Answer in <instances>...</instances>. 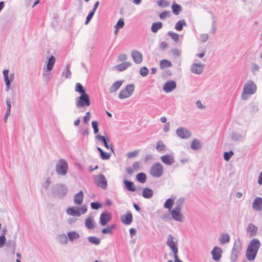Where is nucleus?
<instances>
[{
  "label": "nucleus",
  "mask_w": 262,
  "mask_h": 262,
  "mask_svg": "<svg viewBox=\"0 0 262 262\" xmlns=\"http://www.w3.org/2000/svg\"><path fill=\"white\" fill-rule=\"evenodd\" d=\"M258 228L253 224H249L247 228V231L250 236H254L257 234Z\"/></svg>",
  "instance_id": "obj_27"
},
{
  "label": "nucleus",
  "mask_w": 262,
  "mask_h": 262,
  "mask_svg": "<svg viewBox=\"0 0 262 262\" xmlns=\"http://www.w3.org/2000/svg\"><path fill=\"white\" fill-rule=\"evenodd\" d=\"M67 235L68 236V240H69L71 243L78 241L80 237V234L75 230L67 232Z\"/></svg>",
  "instance_id": "obj_21"
},
{
  "label": "nucleus",
  "mask_w": 262,
  "mask_h": 262,
  "mask_svg": "<svg viewBox=\"0 0 262 262\" xmlns=\"http://www.w3.org/2000/svg\"><path fill=\"white\" fill-rule=\"evenodd\" d=\"M132 65V63L130 62H123L122 63L117 64L115 66L113 69L115 70L122 72L123 71H125L126 69H127L128 67H130Z\"/></svg>",
  "instance_id": "obj_26"
},
{
  "label": "nucleus",
  "mask_w": 262,
  "mask_h": 262,
  "mask_svg": "<svg viewBox=\"0 0 262 262\" xmlns=\"http://www.w3.org/2000/svg\"><path fill=\"white\" fill-rule=\"evenodd\" d=\"M124 26V21L123 18H120L115 26V34H117L119 30Z\"/></svg>",
  "instance_id": "obj_37"
},
{
  "label": "nucleus",
  "mask_w": 262,
  "mask_h": 262,
  "mask_svg": "<svg viewBox=\"0 0 262 262\" xmlns=\"http://www.w3.org/2000/svg\"><path fill=\"white\" fill-rule=\"evenodd\" d=\"M123 83V80H118L114 83L110 88L109 91L111 93L116 92Z\"/></svg>",
  "instance_id": "obj_31"
},
{
  "label": "nucleus",
  "mask_w": 262,
  "mask_h": 262,
  "mask_svg": "<svg viewBox=\"0 0 262 262\" xmlns=\"http://www.w3.org/2000/svg\"><path fill=\"white\" fill-rule=\"evenodd\" d=\"M85 226L89 230L93 229L95 227V223L93 218L92 216L87 217L85 220Z\"/></svg>",
  "instance_id": "obj_33"
},
{
  "label": "nucleus",
  "mask_w": 262,
  "mask_h": 262,
  "mask_svg": "<svg viewBox=\"0 0 262 262\" xmlns=\"http://www.w3.org/2000/svg\"><path fill=\"white\" fill-rule=\"evenodd\" d=\"M154 194L153 190L149 188H145L143 189L142 195L143 198L146 199L151 198Z\"/></svg>",
  "instance_id": "obj_35"
},
{
  "label": "nucleus",
  "mask_w": 262,
  "mask_h": 262,
  "mask_svg": "<svg viewBox=\"0 0 262 262\" xmlns=\"http://www.w3.org/2000/svg\"><path fill=\"white\" fill-rule=\"evenodd\" d=\"M169 213L173 220L179 222H183L184 216L181 211L172 209V210H169Z\"/></svg>",
  "instance_id": "obj_14"
},
{
  "label": "nucleus",
  "mask_w": 262,
  "mask_h": 262,
  "mask_svg": "<svg viewBox=\"0 0 262 262\" xmlns=\"http://www.w3.org/2000/svg\"><path fill=\"white\" fill-rule=\"evenodd\" d=\"M136 179L138 182L141 183H144L146 182V176L144 173L140 172L137 174L136 176Z\"/></svg>",
  "instance_id": "obj_46"
},
{
  "label": "nucleus",
  "mask_w": 262,
  "mask_h": 262,
  "mask_svg": "<svg viewBox=\"0 0 262 262\" xmlns=\"http://www.w3.org/2000/svg\"><path fill=\"white\" fill-rule=\"evenodd\" d=\"M96 140L101 142L104 146L107 149H111V151L114 152V148L112 144L109 145L108 143L110 142V139L105 134V136H101L100 134H97L95 136Z\"/></svg>",
  "instance_id": "obj_11"
},
{
  "label": "nucleus",
  "mask_w": 262,
  "mask_h": 262,
  "mask_svg": "<svg viewBox=\"0 0 262 262\" xmlns=\"http://www.w3.org/2000/svg\"><path fill=\"white\" fill-rule=\"evenodd\" d=\"M208 34L206 33L202 34L199 37V40L200 43H204L206 42L208 39Z\"/></svg>",
  "instance_id": "obj_52"
},
{
  "label": "nucleus",
  "mask_w": 262,
  "mask_h": 262,
  "mask_svg": "<svg viewBox=\"0 0 262 262\" xmlns=\"http://www.w3.org/2000/svg\"><path fill=\"white\" fill-rule=\"evenodd\" d=\"M210 14L212 18V28L211 32L213 34H214L216 30V20L215 18V16L213 14L210 12Z\"/></svg>",
  "instance_id": "obj_50"
},
{
  "label": "nucleus",
  "mask_w": 262,
  "mask_h": 262,
  "mask_svg": "<svg viewBox=\"0 0 262 262\" xmlns=\"http://www.w3.org/2000/svg\"><path fill=\"white\" fill-rule=\"evenodd\" d=\"M52 192L59 197L63 198L67 195L68 188L64 185L58 184L52 187Z\"/></svg>",
  "instance_id": "obj_9"
},
{
  "label": "nucleus",
  "mask_w": 262,
  "mask_h": 262,
  "mask_svg": "<svg viewBox=\"0 0 262 262\" xmlns=\"http://www.w3.org/2000/svg\"><path fill=\"white\" fill-rule=\"evenodd\" d=\"M187 24L184 19L179 20L175 25V29L178 31L182 30L183 27H186Z\"/></svg>",
  "instance_id": "obj_40"
},
{
  "label": "nucleus",
  "mask_w": 262,
  "mask_h": 262,
  "mask_svg": "<svg viewBox=\"0 0 262 262\" xmlns=\"http://www.w3.org/2000/svg\"><path fill=\"white\" fill-rule=\"evenodd\" d=\"M124 184L125 188L128 191L134 192L136 190L134 184L132 181L128 180H124Z\"/></svg>",
  "instance_id": "obj_34"
},
{
  "label": "nucleus",
  "mask_w": 262,
  "mask_h": 262,
  "mask_svg": "<svg viewBox=\"0 0 262 262\" xmlns=\"http://www.w3.org/2000/svg\"><path fill=\"white\" fill-rule=\"evenodd\" d=\"M166 244L172 251L174 256L177 255L178 253L177 243L174 241V238L171 235H168Z\"/></svg>",
  "instance_id": "obj_12"
},
{
  "label": "nucleus",
  "mask_w": 262,
  "mask_h": 262,
  "mask_svg": "<svg viewBox=\"0 0 262 262\" xmlns=\"http://www.w3.org/2000/svg\"><path fill=\"white\" fill-rule=\"evenodd\" d=\"M163 165L160 163L157 162L151 166L149 173L154 177L159 178L163 174Z\"/></svg>",
  "instance_id": "obj_8"
},
{
  "label": "nucleus",
  "mask_w": 262,
  "mask_h": 262,
  "mask_svg": "<svg viewBox=\"0 0 262 262\" xmlns=\"http://www.w3.org/2000/svg\"><path fill=\"white\" fill-rule=\"evenodd\" d=\"M75 91L81 94H86V91L82 84L77 83L75 86Z\"/></svg>",
  "instance_id": "obj_48"
},
{
  "label": "nucleus",
  "mask_w": 262,
  "mask_h": 262,
  "mask_svg": "<svg viewBox=\"0 0 262 262\" xmlns=\"http://www.w3.org/2000/svg\"><path fill=\"white\" fill-rule=\"evenodd\" d=\"M174 200L171 198L168 199L164 204V208L166 209H168L169 210H172L171 208L174 204Z\"/></svg>",
  "instance_id": "obj_45"
},
{
  "label": "nucleus",
  "mask_w": 262,
  "mask_h": 262,
  "mask_svg": "<svg viewBox=\"0 0 262 262\" xmlns=\"http://www.w3.org/2000/svg\"><path fill=\"white\" fill-rule=\"evenodd\" d=\"M90 120V113L89 112H87L85 114V115L83 117V122L84 123L86 124Z\"/></svg>",
  "instance_id": "obj_64"
},
{
  "label": "nucleus",
  "mask_w": 262,
  "mask_h": 262,
  "mask_svg": "<svg viewBox=\"0 0 262 262\" xmlns=\"http://www.w3.org/2000/svg\"><path fill=\"white\" fill-rule=\"evenodd\" d=\"M69 165L67 160L64 159L58 160L56 163L55 170L56 174L59 176H66L68 171Z\"/></svg>",
  "instance_id": "obj_2"
},
{
  "label": "nucleus",
  "mask_w": 262,
  "mask_h": 262,
  "mask_svg": "<svg viewBox=\"0 0 262 262\" xmlns=\"http://www.w3.org/2000/svg\"><path fill=\"white\" fill-rule=\"evenodd\" d=\"M149 73L148 69L145 67H143L140 69V74L141 76L145 77Z\"/></svg>",
  "instance_id": "obj_56"
},
{
  "label": "nucleus",
  "mask_w": 262,
  "mask_h": 262,
  "mask_svg": "<svg viewBox=\"0 0 262 262\" xmlns=\"http://www.w3.org/2000/svg\"><path fill=\"white\" fill-rule=\"evenodd\" d=\"M111 154L104 151L103 150L100 153V157L102 160H108L110 158Z\"/></svg>",
  "instance_id": "obj_58"
},
{
  "label": "nucleus",
  "mask_w": 262,
  "mask_h": 262,
  "mask_svg": "<svg viewBox=\"0 0 262 262\" xmlns=\"http://www.w3.org/2000/svg\"><path fill=\"white\" fill-rule=\"evenodd\" d=\"M242 250V242L239 239L235 241L231 253V262H236Z\"/></svg>",
  "instance_id": "obj_6"
},
{
  "label": "nucleus",
  "mask_w": 262,
  "mask_h": 262,
  "mask_svg": "<svg viewBox=\"0 0 262 262\" xmlns=\"http://www.w3.org/2000/svg\"><path fill=\"white\" fill-rule=\"evenodd\" d=\"M205 66V64L203 63H193L191 65L190 70L193 74L201 75L204 71Z\"/></svg>",
  "instance_id": "obj_13"
},
{
  "label": "nucleus",
  "mask_w": 262,
  "mask_h": 262,
  "mask_svg": "<svg viewBox=\"0 0 262 262\" xmlns=\"http://www.w3.org/2000/svg\"><path fill=\"white\" fill-rule=\"evenodd\" d=\"M230 239V236L228 233H223L219 238V242L221 245H224L228 243Z\"/></svg>",
  "instance_id": "obj_36"
},
{
  "label": "nucleus",
  "mask_w": 262,
  "mask_h": 262,
  "mask_svg": "<svg viewBox=\"0 0 262 262\" xmlns=\"http://www.w3.org/2000/svg\"><path fill=\"white\" fill-rule=\"evenodd\" d=\"M139 154V151L137 150H134L127 153V157L128 158H133L137 156Z\"/></svg>",
  "instance_id": "obj_62"
},
{
  "label": "nucleus",
  "mask_w": 262,
  "mask_h": 262,
  "mask_svg": "<svg viewBox=\"0 0 262 262\" xmlns=\"http://www.w3.org/2000/svg\"><path fill=\"white\" fill-rule=\"evenodd\" d=\"M57 239L58 243L61 245H66L68 243V238L66 234H59L57 236Z\"/></svg>",
  "instance_id": "obj_38"
},
{
  "label": "nucleus",
  "mask_w": 262,
  "mask_h": 262,
  "mask_svg": "<svg viewBox=\"0 0 262 262\" xmlns=\"http://www.w3.org/2000/svg\"><path fill=\"white\" fill-rule=\"evenodd\" d=\"M92 126L94 129V133L97 135L98 134L99 128H98V123L97 121H93L92 122Z\"/></svg>",
  "instance_id": "obj_55"
},
{
  "label": "nucleus",
  "mask_w": 262,
  "mask_h": 262,
  "mask_svg": "<svg viewBox=\"0 0 262 262\" xmlns=\"http://www.w3.org/2000/svg\"><path fill=\"white\" fill-rule=\"evenodd\" d=\"M257 90V86L255 83L252 80L246 82L243 88L241 98L243 100H247L250 96L255 94Z\"/></svg>",
  "instance_id": "obj_1"
},
{
  "label": "nucleus",
  "mask_w": 262,
  "mask_h": 262,
  "mask_svg": "<svg viewBox=\"0 0 262 262\" xmlns=\"http://www.w3.org/2000/svg\"><path fill=\"white\" fill-rule=\"evenodd\" d=\"M176 134L179 137L182 139H187L191 136V132L184 127H179L177 128L176 130Z\"/></svg>",
  "instance_id": "obj_15"
},
{
  "label": "nucleus",
  "mask_w": 262,
  "mask_h": 262,
  "mask_svg": "<svg viewBox=\"0 0 262 262\" xmlns=\"http://www.w3.org/2000/svg\"><path fill=\"white\" fill-rule=\"evenodd\" d=\"M172 12L178 15L182 10L181 6L178 4H174L171 6Z\"/></svg>",
  "instance_id": "obj_49"
},
{
  "label": "nucleus",
  "mask_w": 262,
  "mask_h": 262,
  "mask_svg": "<svg viewBox=\"0 0 262 262\" xmlns=\"http://www.w3.org/2000/svg\"><path fill=\"white\" fill-rule=\"evenodd\" d=\"M75 104L78 108H83L89 106L91 104V100L89 95L86 93L81 94L79 97L75 98Z\"/></svg>",
  "instance_id": "obj_4"
},
{
  "label": "nucleus",
  "mask_w": 262,
  "mask_h": 262,
  "mask_svg": "<svg viewBox=\"0 0 262 262\" xmlns=\"http://www.w3.org/2000/svg\"><path fill=\"white\" fill-rule=\"evenodd\" d=\"M121 222L125 225H129L133 221V215L130 211H128L125 215L121 217Z\"/></svg>",
  "instance_id": "obj_25"
},
{
  "label": "nucleus",
  "mask_w": 262,
  "mask_h": 262,
  "mask_svg": "<svg viewBox=\"0 0 262 262\" xmlns=\"http://www.w3.org/2000/svg\"><path fill=\"white\" fill-rule=\"evenodd\" d=\"M91 207L92 209L97 210L101 207V205L99 202H92L91 203Z\"/></svg>",
  "instance_id": "obj_60"
},
{
  "label": "nucleus",
  "mask_w": 262,
  "mask_h": 262,
  "mask_svg": "<svg viewBox=\"0 0 262 262\" xmlns=\"http://www.w3.org/2000/svg\"><path fill=\"white\" fill-rule=\"evenodd\" d=\"M168 35L176 42H178L179 39L178 34L172 32H168Z\"/></svg>",
  "instance_id": "obj_54"
},
{
  "label": "nucleus",
  "mask_w": 262,
  "mask_h": 262,
  "mask_svg": "<svg viewBox=\"0 0 262 262\" xmlns=\"http://www.w3.org/2000/svg\"><path fill=\"white\" fill-rule=\"evenodd\" d=\"M135 86L134 84H127L125 88L119 92L118 97L121 99L130 97L135 91Z\"/></svg>",
  "instance_id": "obj_7"
},
{
  "label": "nucleus",
  "mask_w": 262,
  "mask_h": 262,
  "mask_svg": "<svg viewBox=\"0 0 262 262\" xmlns=\"http://www.w3.org/2000/svg\"><path fill=\"white\" fill-rule=\"evenodd\" d=\"M176 86L177 84L174 80H169L164 84L163 89L165 93H168L173 91Z\"/></svg>",
  "instance_id": "obj_19"
},
{
  "label": "nucleus",
  "mask_w": 262,
  "mask_h": 262,
  "mask_svg": "<svg viewBox=\"0 0 262 262\" xmlns=\"http://www.w3.org/2000/svg\"><path fill=\"white\" fill-rule=\"evenodd\" d=\"M62 75H64L66 78H69L71 75V72L70 70V65L68 64L65 71H63Z\"/></svg>",
  "instance_id": "obj_53"
},
{
  "label": "nucleus",
  "mask_w": 262,
  "mask_h": 262,
  "mask_svg": "<svg viewBox=\"0 0 262 262\" xmlns=\"http://www.w3.org/2000/svg\"><path fill=\"white\" fill-rule=\"evenodd\" d=\"M126 59L127 55L125 54H121L118 56V61L119 62L124 61Z\"/></svg>",
  "instance_id": "obj_63"
},
{
  "label": "nucleus",
  "mask_w": 262,
  "mask_h": 262,
  "mask_svg": "<svg viewBox=\"0 0 262 262\" xmlns=\"http://www.w3.org/2000/svg\"><path fill=\"white\" fill-rule=\"evenodd\" d=\"M171 13L169 11H165L161 13H160L159 15V17L162 20H164L170 16Z\"/></svg>",
  "instance_id": "obj_51"
},
{
  "label": "nucleus",
  "mask_w": 262,
  "mask_h": 262,
  "mask_svg": "<svg viewBox=\"0 0 262 262\" xmlns=\"http://www.w3.org/2000/svg\"><path fill=\"white\" fill-rule=\"evenodd\" d=\"M156 149L159 152L164 151L166 149V145L161 141L157 143Z\"/></svg>",
  "instance_id": "obj_47"
},
{
  "label": "nucleus",
  "mask_w": 262,
  "mask_h": 262,
  "mask_svg": "<svg viewBox=\"0 0 262 262\" xmlns=\"http://www.w3.org/2000/svg\"><path fill=\"white\" fill-rule=\"evenodd\" d=\"M233 155L234 152L231 150L229 152H225L224 154V158L225 161H228Z\"/></svg>",
  "instance_id": "obj_57"
},
{
  "label": "nucleus",
  "mask_w": 262,
  "mask_h": 262,
  "mask_svg": "<svg viewBox=\"0 0 262 262\" xmlns=\"http://www.w3.org/2000/svg\"><path fill=\"white\" fill-rule=\"evenodd\" d=\"M94 181L95 184L99 187L103 189L107 188V180L105 176L102 174H99L94 176Z\"/></svg>",
  "instance_id": "obj_10"
},
{
  "label": "nucleus",
  "mask_w": 262,
  "mask_h": 262,
  "mask_svg": "<svg viewBox=\"0 0 262 262\" xmlns=\"http://www.w3.org/2000/svg\"><path fill=\"white\" fill-rule=\"evenodd\" d=\"M260 245V244L259 240L257 238H254L251 241L248 248L253 250H256V252H257Z\"/></svg>",
  "instance_id": "obj_29"
},
{
  "label": "nucleus",
  "mask_w": 262,
  "mask_h": 262,
  "mask_svg": "<svg viewBox=\"0 0 262 262\" xmlns=\"http://www.w3.org/2000/svg\"><path fill=\"white\" fill-rule=\"evenodd\" d=\"M185 202L184 198L178 199L175 203V206L173 209L182 211Z\"/></svg>",
  "instance_id": "obj_39"
},
{
  "label": "nucleus",
  "mask_w": 262,
  "mask_h": 262,
  "mask_svg": "<svg viewBox=\"0 0 262 262\" xmlns=\"http://www.w3.org/2000/svg\"><path fill=\"white\" fill-rule=\"evenodd\" d=\"M3 73L6 86V91H8L9 89L11 82L13 79L14 76L13 75H11L10 76H9V70L7 69L3 70Z\"/></svg>",
  "instance_id": "obj_18"
},
{
  "label": "nucleus",
  "mask_w": 262,
  "mask_h": 262,
  "mask_svg": "<svg viewBox=\"0 0 262 262\" xmlns=\"http://www.w3.org/2000/svg\"><path fill=\"white\" fill-rule=\"evenodd\" d=\"M246 137V133L241 134L237 132H232L231 134V138L233 141H243Z\"/></svg>",
  "instance_id": "obj_24"
},
{
  "label": "nucleus",
  "mask_w": 262,
  "mask_h": 262,
  "mask_svg": "<svg viewBox=\"0 0 262 262\" xmlns=\"http://www.w3.org/2000/svg\"><path fill=\"white\" fill-rule=\"evenodd\" d=\"M52 183L51 179L50 177H46L44 179V181L42 184V187L45 190H47Z\"/></svg>",
  "instance_id": "obj_44"
},
{
  "label": "nucleus",
  "mask_w": 262,
  "mask_h": 262,
  "mask_svg": "<svg viewBox=\"0 0 262 262\" xmlns=\"http://www.w3.org/2000/svg\"><path fill=\"white\" fill-rule=\"evenodd\" d=\"M172 66L171 61L167 59H163L160 61V67L161 69L169 68Z\"/></svg>",
  "instance_id": "obj_42"
},
{
  "label": "nucleus",
  "mask_w": 262,
  "mask_h": 262,
  "mask_svg": "<svg viewBox=\"0 0 262 262\" xmlns=\"http://www.w3.org/2000/svg\"><path fill=\"white\" fill-rule=\"evenodd\" d=\"M87 211V207L85 205H82L81 207H69L66 209L67 214L79 217L81 214H84Z\"/></svg>",
  "instance_id": "obj_3"
},
{
  "label": "nucleus",
  "mask_w": 262,
  "mask_h": 262,
  "mask_svg": "<svg viewBox=\"0 0 262 262\" xmlns=\"http://www.w3.org/2000/svg\"><path fill=\"white\" fill-rule=\"evenodd\" d=\"M131 56L134 61L137 63H140L143 60V56L141 52L137 50H133L131 52Z\"/></svg>",
  "instance_id": "obj_22"
},
{
  "label": "nucleus",
  "mask_w": 262,
  "mask_h": 262,
  "mask_svg": "<svg viewBox=\"0 0 262 262\" xmlns=\"http://www.w3.org/2000/svg\"><path fill=\"white\" fill-rule=\"evenodd\" d=\"M160 159L164 164L169 166H171L175 162L173 154L162 156L160 157Z\"/></svg>",
  "instance_id": "obj_16"
},
{
  "label": "nucleus",
  "mask_w": 262,
  "mask_h": 262,
  "mask_svg": "<svg viewBox=\"0 0 262 262\" xmlns=\"http://www.w3.org/2000/svg\"><path fill=\"white\" fill-rule=\"evenodd\" d=\"M257 252L256 250H253L248 248L246 251V257L248 260L252 261L255 258Z\"/></svg>",
  "instance_id": "obj_30"
},
{
  "label": "nucleus",
  "mask_w": 262,
  "mask_h": 262,
  "mask_svg": "<svg viewBox=\"0 0 262 262\" xmlns=\"http://www.w3.org/2000/svg\"><path fill=\"white\" fill-rule=\"evenodd\" d=\"M95 12L93 11L92 10L89 13V14L88 15L86 18V20L85 22V24L87 25L90 22V21L92 18L93 16H94L95 14Z\"/></svg>",
  "instance_id": "obj_61"
},
{
  "label": "nucleus",
  "mask_w": 262,
  "mask_h": 262,
  "mask_svg": "<svg viewBox=\"0 0 262 262\" xmlns=\"http://www.w3.org/2000/svg\"><path fill=\"white\" fill-rule=\"evenodd\" d=\"M83 192L80 190L78 193L75 194L74 196V202L76 205H81L83 202Z\"/></svg>",
  "instance_id": "obj_28"
},
{
  "label": "nucleus",
  "mask_w": 262,
  "mask_h": 262,
  "mask_svg": "<svg viewBox=\"0 0 262 262\" xmlns=\"http://www.w3.org/2000/svg\"><path fill=\"white\" fill-rule=\"evenodd\" d=\"M252 209L256 211H262V198L257 197L254 200Z\"/></svg>",
  "instance_id": "obj_23"
},
{
  "label": "nucleus",
  "mask_w": 262,
  "mask_h": 262,
  "mask_svg": "<svg viewBox=\"0 0 262 262\" xmlns=\"http://www.w3.org/2000/svg\"><path fill=\"white\" fill-rule=\"evenodd\" d=\"M88 242L94 245L98 246L100 244L101 240L99 238L95 236H90L88 237Z\"/></svg>",
  "instance_id": "obj_41"
},
{
  "label": "nucleus",
  "mask_w": 262,
  "mask_h": 262,
  "mask_svg": "<svg viewBox=\"0 0 262 262\" xmlns=\"http://www.w3.org/2000/svg\"><path fill=\"white\" fill-rule=\"evenodd\" d=\"M202 147L201 141L197 139H193L190 144V147L192 150H197L200 149Z\"/></svg>",
  "instance_id": "obj_32"
},
{
  "label": "nucleus",
  "mask_w": 262,
  "mask_h": 262,
  "mask_svg": "<svg viewBox=\"0 0 262 262\" xmlns=\"http://www.w3.org/2000/svg\"><path fill=\"white\" fill-rule=\"evenodd\" d=\"M157 4L159 6L162 7H166L169 6V3L165 0H160L157 2Z\"/></svg>",
  "instance_id": "obj_59"
},
{
  "label": "nucleus",
  "mask_w": 262,
  "mask_h": 262,
  "mask_svg": "<svg viewBox=\"0 0 262 262\" xmlns=\"http://www.w3.org/2000/svg\"><path fill=\"white\" fill-rule=\"evenodd\" d=\"M55 62V58L53 56H51L48 59V61L47 63V67L45 71L42 73V76L44 80L48 83L50 80V72L52 70L53 67Z\"/></svg>",
  "instance_id": "obj_5"
},
{
  "label": "nucleus",
  "mask_w": 262,
  "mask_h": 262,
  "mask_svg": "<svg viewBox=\"0 0 262 262\" xmlns=\"http://www.w3.org/2000/svg\"><path fill=\"white\" fill-rule=\"evenodd\" d=\"M111 214L110 213L104 211L102 212L100 217V224L104 226L111 221Z\"/></svg>",
  "instance_id": "obj_20"
},
{
  "label": "nucleus",
  "mask_w": 262,
  "mask_h": 262,
  "mask_svg": "<svg viewBox=\"0 0 262 262\" xmlns=\"http://www.w3.org/2000/svg\"><path fill=\"white\" fill-rule=\"evenodd\" d=\"M222 252L223 251L221 248L217 246L214 247L211 252L212 259L216 261H219L222 257Z\"/></svg>",
  "instance_id": "obj_17"
},
{
  "label": "nucleus",
  "mask_w": 262,
  "mask_h": 262,
  "mask_svg": "<svg viewBox=\"0 0 262 262\" xmlns=\"http://www.w3.org/2000/svg\"><path fill=\"white\" fill-rule=\"evenodd\" d=\"M163 26V24L161 22H157L152 24L151 30L153 33H157V31L161 29Z\"/></svg>",
  "instance_id": "obj_43"
}]
</instances>
